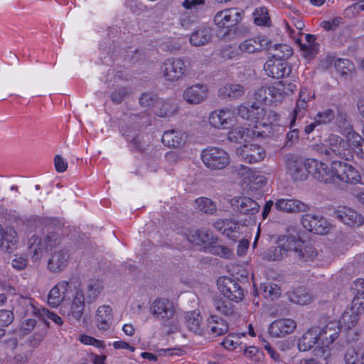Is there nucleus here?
I'll use <instances>...</instances> for the list:
<instances>
[{
  "mask_svg": "<svg viewBox=\"0 0 364 364\" xmlns=\"http://www.w3.org/2000/svg\"><path fill=\"white\" fill-rule=\"evenodd\" d=\"M340 332L338 323L336 321H330L322 327L309 329L299 341V350L306 351L313 348L314 355L326 360L329 355L333 342L337 339Z\"/></svg>",
  "mask_w": 364,
  "mask_h": 364,
  "instance_id": "nucleus-1",
  "label": "nucleus"
},
{
  "mask_svg": "<svg viewBox=\"0 0 364 364\" xmlns=\"http://www.w3.org/2000/svg\"><path fill=\"white\" fill-rule=\"evenodd\" d=\"M103 288L102 281L99 279H92L87 287V298L89 302H93L98 297Z\"/></svg>",
  "mask_w": 364,
  "mask_h": 364,
  "instance_id": "nucleus-45",
  "label": "nucleus"
},
{
  "mask_svg": "<svg viewBox=\"0 0 364 364\" xmlns=\"http://www.w3.org/2000/svg\"><path fill=\"white\" fill-rule=\"evenodd\" d=\"M79 340L82 343H83L85 345L92 346L97 348H102V349L105 348V344L104 341L97 340V339L95 338L94 337H92V336H90L87 335L80 336Z\"/></svg>",
  "mask_w": 364,
  "mask_h": 364,
  "instance_id": "nucleus-56",
  "label": "nucleus"
},
{
  "mask_svg": "<svg viewBox=\"0 0 364 364\" xmlns=\"http://www.w3.org/2000/svg\"><path fill=\"white\" fill-rule=\"evenodd\" d=\"M335 125L338 132L343 134H348L350 132H355L350 121L348 119L347 114L344 112L336 109V115L335 118Z\"/></svg>",
  "mask_w": 364,
  "mask_h": 364,
  "instance_id": "nucleus-39",
  "label": "nucleus"
},
{
  "mask_svg": "<svg viewBox=\"0 0 364 364\" xmlns=\"http://www.w3.org/2000/svg\"><path fill=\"white\" fill-rule=\"evenodd\" d=\"M268 40L264 36H257L246 39L238 46L239 50L242 53H258L268 48Z\"/></svg>",
  "mask_w": 364,
  "mask_h": 364,
  "instance_id": "nucleus-24",
  "label": "nucleus"
},
{
  "mask_svg": "<svg viewBox=\"0 0 364 364\" xmlns=\"http://www.w3.org/2000/svg\"><path fill=\"white\" fill-rule=\"evenodd\" d=\"M359 314L354 311L351 308L346 310L341 316L338 323L339 328L349 330L355 326L358 321Z\"/></svg>",
  "mask_w": 364,
  "mask_h": 364,
  "instance_id": "nucleus-38",
  "label": "nucleus"
},
{
  "mask_svg": "<svg viewBox=\"0 0 364 364\" xmlns=\"http://www.w3.org/2000/svg\"><path fill=\"white\" fill-rule=\"evenodd\" d=\"M296 323L291 318H281L273 321L269 327V334L275 338L284 337L294 331Z\"/></svg>",
  "mask_w": 364,
  "mask_h": 364,
  "instance_id": "nucleus-21",
  "label": "nucleus"
},
{
  "mask_svg": "<svg viewBox=\"0 0 364 364\" xmlns=\"http://www.w3.org/2000/svg\"><path fill=\"white\" fill-rule=\"evenodd\" d=\"M28 260L24 255H16L15 258L11 261L12 267L17 270H22L26 267Z\"/></svg>",
  "mask_w": 364,
  "mask_h": 364,
  "instance_id": "nucleus-64",
  "label": "nucleus"
},
{
  "mask_svg": "<svg viewBox=\"0 0 364 364\" xmlns=\"http://www.w3.org/2000/svg\"><path fill=\"white\" fill-rule=\"evenodd\" d=\"M259 289L264 297L269 298L272 300L278 298L281 294L279 287L271 282L261 284Z\"/></svg>",
  "mask_w": 364,
  "mask_h": 364,
  "instance_id": "nucleus-48",
  "label": "nucleus"
},
{
  "mask_svg": "<svg viewBox=\"0 0 364 364\" xmlns=\"http://www.w3.org/2000/svg\"><path fill=\"white\" fill-rule=\"evenodd\" d=\"M208 91V87L206 85L196 83L184 90L183 97L190 105H198L206 100Z\"/></svg>",
  "mask_w": 364,
  "mask_h": 364,
  "instance_id": "nucleus-19",
  "label": "nucleus"
},
{
  "mask_svg": "<svg viewBox=\"0 0 364 364\" xmlns=\"http://www.w3.org/2000/svg\"><path fill=\"white\" fill-rule=\"evenodd\" d=\"M296 89V85L287 80L275 82L268 87L269 95L275 102H281L284 96L293 93Z\"/></svg>",
  "mask_w": 364,
  "mask_h": 364,
  "instance_id": "nucleus-25",
  "label": "nucleus"
},
{
  "mask_svg": "<svg viewBox=\"0 0 364 364\" xmlns=\"http://www.w3.org/2000/svg\"><path fill=\"white\" fill-rule=\"evenodd\" d=\"M334 68L341 75H347L352 72L353 65L347 59L338 58L334 62Z\"/></svg>",
  "mask_w": 364,
  "mask_h": 364,
  "instance_id": "nucleus-50",
  "label": "nucleus"
},
{
  "mask_svg": "<svg viewBox=\"0 0 364 364\" xmlns=\"http://www.w3.org/2000/svg\"><path fill=\"white\" fill-rule=\"evenodd\" d=\"M40 318L43 320L48 318L58 325H62L63 323V319L56 314L50 311L49 310L42 308L40 312Z\"/></svg>",
  "mask_w": 364,
  "mask_h": 364,
  "instance_id": "nucleus-59",
  "label": "nucleus"
},
{
  "mask_svg": "<svg viewBox=\"0 0 364 364\" xmlns=\"http://www.w3.org/2000/svg\"><path fill=\"white\" fill-rule=\"evenodd\" d=\"M237 112L242 119L255 124V129L264 130L267 134L269 132V126L279 119V115L276 112L269 110L267 112L264 107L256 104L252 105L250 107L240 105Z\"/></svg>",
  "mask_w": 364,
  "mask_h": 364,
  "instance_id": "nucleus-6",
  "label": "nucleus"
},
{
  "mask_svg": "<svg viewBox=\"0 0 364 364\" xmlns=\"http://www.w3.org/2000/svg\"><path fill=\"white\" fill-rule=\"evenodd\" d=\"M241 19L242 13L232 8L218 11L214 17V22L219 28H229L236 26Z\"/></svg>",
  "mask_w": 364,
  "mask_h": 364,
  "instance_id": "nucleus-18",
  "label": "nucleus"
},
{
  "mask_svg": "<svg viewBox=\"0 0 364 364\" xmlns=\"http://www.w3.org/2000/svg\"><path fill=\"white\" fill-rule=\"evenodd\" d=\"M264 70L267 75L273 78H280L288 75L290 68L286 61L270 58L264 65Z\"/></svg>",
  "mask_w": 364,
  "mask_h": 364,
  "instance_id": "nucleus-26",
  "label": "nucleus"
},
{
  "mask_svg": "<svg viewBox=\"0 0 364 364\" xmlns=\"http://www.w3.org/2000/svg\"><path fill=\"white\" fill-rule=\"evenodd\" d=\"M267 49L269 50L272 58L282 61H285L293 53L291 48L286 44H277L273 48L268 46Z\"/></svg>",
  "mask_w": 364,
  "mask_h": 364,
  "instance_id": "nucleus-41",
  "label": "nucleus"
},
{
  "mask_svg": "<svg viewBox=\"0 0 364 364\" xmlns=\"http://www.w3.org/2000/svg\"><path fill=\"white\" fill-rule=\"evenodd\" d=\"M243 181L245 183H253L262 186L266 183V178L261 175L254 173L250 168L241 166Z\"/></svg>",
  "mask_w": 364,
  "mask_h": 364,
  "instance_id": "nucleus-44",
  "label": "nucleus"
},
{
  "mask_svg": "<svg viewBox=\"0 0 364 364\" xmlns=\"http://www.w3.org/2000/svg\"><path fill=\"white\" fill-rule=\"evenodd\" d=\"M245 90V87L241 84L229 82L219 89L218 95L222 99L235 100L242 97Z\"/></svg>",
  "mask_w": 364,
  "mask_h": 364,
  "instance_id": "nucleus-32",
  "label": "nucleus"
},
{
  "mask_svg": "<svg viewBox=\"0 0 364 364\" xmlns=\"http://www.w3.org/2000/svg\"><path fill=\"white\" fill-rule=\"evenodd\" d=\"M159 100L153 93H144L139 98V103L144 107H153L154 111L156 103Z\"/></svg>",
  "mask_w": 364,
  "mask_h": 364,
  "instance_id": "nucleus-55",
  "label": "nucleus"
},
{
  "mask_svg": "<svg viewBox=\"0 0 364 364\" xmlns=\"http://www.w3.org/2000/svg\"><path fill=\"white\" fill-rule=\"evenodd\" d=\"M79 287L75 282L61 281L55 285L48 296V303L52 307H58L63 301L70 300Z\"/></svg>",
  "mask_w": 364,
  "mask_h": 364,
  "instance_id": "nucleus-11",
  "label": "nucleus"
},
{
  "mask_svg": "<svg viewBox=\"0 0 364 364\" xmlns=\"http://www.w3.org/2000/svg\"><path fill=\"white\" fill-rule=\"evenodd\" d=\"M196 208L203 213L213 214L216 211V205L210 198L200 197L195 201Z\"/></svg>",
  "mask_w": 364,
  "mask_h": 364,
  "instance_id": "nucleus-46",
  "label": "nucleus"
},
{
  "mask_svg": "<svg viewBox=\"0 0 364 364\" xmlns=\"http://www.w3.org/2000/svg\"><path fill=\"white\" fill-rule=\"evenodd\" d=\"M14 318V314L11 311L6 309L0 310V326L2 327L10 325Z\"/></svg>",
  "mask_w": 364,
  "mask_h": 364,
  "instance_id": "nucleus-62",
  "label": "nucleus"
},
{
  "mask_svg": "<svg viewBox=\"0 0 364 364\" xmlns=\"http://www.w3.org/2000/svg\"><path fill=\"white\" fill-rule=\"evenodd\" d=\"M315 150L321 154L335 155L346 161L350 160L355 154L364 160L363 139L356 132H350L346 139L335 134H331L324 143L316 144Z\"/></svg>",
  "mask_w": 364,
  "mask_h": 364,
  "instance_id": "nucleus-2",
  "label": "nucleus"
},
{
  "mask_svg": "<svg viewBox=\"0 0 364 364\" xmlns=\"http://www.w3.org/2000/svg\"><path fill=\"white\" fill-rule=\"evenodd\" d=\"M301 224L306 230L318 235H325L329 230V225L326 220L313 214L304 215Z\"/></svg>",
  "mask_w": 364,
  "mask_h": 364,
  "instance_id": "nucleus-20",
  "label": "nucleus"
},
{
  "mask_svg": "<svg viewBox=\"0 0 364 364\" xmlns=\"http://www.w3.org/2000/svg\"><path fill=\"white\" fill-rule=\"evenodd\" d=\"M220 291L229 300L239 302L244 296L243 290L238 283L228 277H221L218 280Z\"/></svg>",
  "mask_w": 364,
  "mask_h": 364,
  "instance_id": "nucleus-15",
  "label": "nucleus"
},
{
  "mask_svg": "<svg viewBox=\"0 0 364 364\" xmlns=\"http://www.w3.org/2000/svg\"><path fill=\"white\" fill-rule=\"evenodd\" d=\"M208 323L211 333L215 336L223 335L228 330L227 323L217 316H210Z\"/></svg>",
  "mask_w": 364,
  "mask_h": 364,
  "instance_id": "nucleus-43",
  "label": "nucleus"
},
{
  "mask_svg": "<svg viewBox=\"0 0 364 364\" xmlns=\"http://www.w3.org/2000/svg\"><path fill=\"white\" fill-rule=\"evenodd\" d=\"M18 243L17 232L11 227L3 228L0 225V249L5 252H12Z\"/></svg>",
  "mask_w": 364,
  "mask_h": 364,
  "instance_id": "nucleus-28",
  "label": "nucleus"
},
{
  "mask_svg": "<svg viewBox=\"0 0 364 364\" xmlns=\"http://www.w3.org/2000/svg\"><path fill=\"white\" fill-rule=\"evenodd\" d=\"M305 39L306 43H300L301 50L304 51L306 57L312 58L317 52L316 46L314 44L316 38L313 35L306 34Z\"/></svg>",
  "mask_w": 364,
  "mask_h": 364,
  "instance_id": "nucleus-49",
  "label": "nucleus"
},
{
  "mask_svg": "<svg viewBox=\"0 0 364 364\" xmlns=\"http://www.w3.org/2000/svg\"><path fill=\"white\" fill-rule=\"evenodd\" d=\"M241 344L242 343L240 341V338L238 336V335L233 334H230L226 336L222 342V345L225 349L228 350H233Z\"/></svg>",
  "mask_w": 364,
  "mask_h": 364,
  "instance_id": "nucleus-54",
  "label": "nucleus"
},
{
  "mask_svg": "<svg viewBox=\"0 0 364 364\" xmlns=\"http://www.w3.org/2000/svg\"><path fill=\"white\" fill-rule=\"evenodd\" d=\"M289 299L292 303L306 305L311 302L312 296L305 288L299 287L289 293Z\"/></svg>",
  "mask_w": 364,
  "mask_h": 364,
  "instance_id": "nucleus-40",
  "label": "nucleus"
},
{
  "mask_svg": "<svg viewBox=\"0 0 364 364\" xmlns=\"http://www.w3.org/2000/svg\"><path fill=\"white\" fill-rule=\"evenodd\" d=\"M215 307L218 312L225 315H230L233 311L230 303L223 299H216L215 301Z\"/></svg>",
  "mask_w": 364,
  "mask_h": 364,
  "instance_id": "nucleus-57",
  "label": "nucleus"
},
{
  "mask_svg": "<svg viewBox=\"0 0 364 364\" xmlns=\"http://www.w3.org/2000/svg\"><path fill=\"white\" fill-rule=\"evenodd\" d=\"M176 306L174 302L166 298H158L150 306V313L163 326L167 328L168 334L180 330V324L174 319Z\"/></svg>",
  "mask_w": 364,
  "mask_h": 364,
  "instance_id": "nucleus-5",
  "label": "nucleus"
},
{
  "mask_svg": "<svg viewBox=\"0 0 364 364\" xmlns=\"http://www.w3.org/2000/svg\"><path fill=\"white\" fill-rule=\"evenodd\" d=\"M21 304L25 307V315H34L40 317L41 309H39L31 298L22 299Z\"/></svg>",
  "mask_w": 364,
  "mask_h": 364,
  "instance_id": "nucleus-52",
  "label": "nucleus"
},
{
  "mask_svg": "<svg viewBox=\"0 0 364 364\" xmlns=\"http://www.w3.org/2000/svg\"><path fill=\"white\" fill-rule=\"evenodd\" d=\"M254 21L258 26H267L269 22L267 9L264 7H259L255 9L253 13Z\"/></svg>",
  "mask_w": 364,
  "mask_h": 364,
  "instance_id": "nucleus-51",
  "label": "nucleus"
},
{
  "mask_svg": "<svg viewBox=\"0 0 364 364\" xmlns=\"http://www.w3.org/2000/svg\"><path fill=\"white\" fill-rule=\"evenodd\" d=\"M187 240L198 245L212 244L213 237L205 230H193L187 234Z\"/></svg>",
  "mask_w": 364,
  "mask_h": 364,
  "instance_id": "nucleus-37",
  "label": "nucleus"
},
{
  "mask_svg": "<svg viewBox=\"0 0 364 364\" xmlns=\"http://www.w3.org/2000/svg\"><path fill=\"white\" fill-rule=\"evenodd\" d=\"M361 11H364V0H355V3L345 9L343 14L346 17L351 18L356 16Z\"/></svg>",
  "mask_w": 364,
  "mask_h": 364,
  "instance_id": "nucleus-53",
  "label": "nucleus"
},
{
  "mask_svg": "<svg viewBox=\"0 0 364 364\" xmlns=\"http://www.w3.org/2000/svg\"><path fill=\"white\" fill-rule=\"evenodd\" d=\"M230 205L245 215H254L259 212V205L254 200L246 196H236L230 201Z\"/></svg>",
  "mask_w": 364,
  "mask_h": 364,
  "instance_id": "nucleus-23",
  "label": "nucleus"
},
{
  "mask_svg": "<svg viewBox=\"0 0 364 364\" xmlns=\"http://www.w3.org/2000/svg\"><path fill=\"white\" fill-rule=\"evenodd\" d=\"M210 252L220 257L229 258L232 255L231 250L225 246L215 245L210 248Z\"/></svg>",
  "mask_w": 364,
  "mask_h": 364,
  "instance_id": "nucleus-63",
  "label": "nucleus"
},
{
  "mask_svg": "<svg viewBox=\"0 0 364 364\" xmlns=\"http://www.w3.org/2000/svg\"><path fill=\"white\" fill-rule=\"evenodd\" d=\"M112 309L109 305L100 306L95 314V321L97 329L100 331H108L112 324Z\"/></svg>",
  "mask_w": 364,
  "mask_h": 364,
  "instance_id": "nucleus-27",
  "label": "nucleus"
},
{
  "mask_svg": "<svg viewBox=\"0 0 364 364\" xmlns=\"http://www.w3.org/2000/svg\"><path fill=\"white\" fill-rule=\"evenodd\" d=\"M294 240V236H279L277 240V245L267 251L264 255L265 258L272 261L283 259L287 255L289 252H292Z\"/></svg>",
  "mask_w": 364,
  "mask_h": 364,
  "instance_id": "nucleus-14",
  "label": "nucleus"
},
{
  "mask_svg": "<svg viewBox=\"0 0 364 364\" xmlns=\"http://www.w3.org/2000/svg\"><path fill=\"white\" fill-rule=\"evenodd\" d=\"M164 77L170 82H176L186 75L185 62L181 58L166 59L161 67Z\"/></svg>",
  "mask_w": 364,
  "mask_h": 364,
  "instance_id": "nucleus-12",
  "label": "nucleus"
},
{
  "mask_svg": "<svg viewBox=\"0 0 364 364\" xmlns=\"http://www.w3.org/2000/svg\"><path fill=\"white\" fill-rule=\"evenodd\" d=\"M238 107L236 108H223L215 110L208 116L209 124L217 129H228L238 124V117L241 115L237 112Z\"/></svg>",
  "mask_w": 364,
  "mask_h": 364,
  "instance_id": "nucleus-8",
  "label": "nucleus"
},
{
  "mask_svg": "<svg viewBox=\"0 0 364 364\" xmlns=\"http://www.w3.org/2000/svg\"><path fill=\"white\" fill-rule=\"evenodd\" d=\"M277 210L286 213L304 212L308 205L304 202L295 198H280L276 200Z\"/></svg>",
  "mask_w": 364,
  "mask_h": 364,
  "instance_id": "nucleus-31",
  "label": "nucleus"
},
{
  "mask_svg": "<svg viewBox=\"0 0 364 364\" xmlns=\"http://www.w3.org/2000/svg\"><path fill=\"white\" fill-rule=\"evenodd\" d=\"M201 159L206 167L213 170H221L230 164L228 153L218 147L211 146L202 151Z\"/></svg>",
  "mask_w": 364,
  "mask_h": 364,
  "instance_id": "nucleus-9",
  "label": "nucleus"
},
{
  "mask_svg": "<svg viewBox=\"0 0 364 364\" xmlns=\"http://www.w3.org/2000/svg\"><path fill=\"white\" fill-rule=\"evenodd\" d=\"M185 323L189 331L196 334L203 333L202 316L198 311H188L184 315Z\"/></svg>",
  "mask_w": 364,
  "mask_h": 364,
  "instance_id": "nucleus-35",
  "label": "nucleus"
},
{
  "mask_svg": "<svg viewBox=\"0 0 364 364\" xmlns=\"http://www.w3.org/2000/svg\"><path fill=\"white\" fill-rule=\"evenodd\" d=\"M176 110V105L170 100H159L155 105L154 113L161 117H168Z\"/></svg>",
  "mask_w": 364,
  "mask_h": 364,
  "instance_id": "nucleus-42",
  "label": "nucleus"
},
{
  "mask_svg": "<svg viewBox=\"0 0 364 364\" xmlns=\"http://www.w3.org/2000/svg\"><path fill=\"white\" fill-rule=\"evenodd\" d=\"M321 182L334 183L338 181L352 185L362 183L360 172L351 164L342 161H333L330 167L323 163Z\"/></svg>",
  "mask_w": 364,
  "mask_h": 364,
  "instance_id": "nucleus-4",
  "label": "nucleus"
},
{
  "mask_svg": "<svg viewBox=\"0 0 364 364\" xmlns=\"http://www.w3.org/2000/svg\"><path fill=\"white\" fill-rule=\"evenodd\" d=\"M336 108H326L319 111L315 116L316 123L321 125L333 122L336 118Z\"/></svg>",
  "mask_w": 364,
  "mask_h": 364,
  "instance_id": "nucleus-47",
  "label": "nucleus"
},
{
  "mask_svg": "<svg viewBox=\"0 0 364 364\" xmlns=\"http://www.w3.org/2000/svg\"><path fill=\"white\" fill-rule=\"evenodd\" d=\"M211 29L207 26H201L196 30L190 36V43L193 46H202L211 39Z\"/></svg>",
  "mask_w": 364,
  "mask_h": 364,
  "instance_id": "nucleus-36",
  "label": "nucleus"
},
{
  "mask_svg": "<svg viewBox=\"0 0 364 364\" xmlns=\"http://www.w3.org/2000/svg\"><path fill=\"white\" fill-rule=\"evenodd\" d=\"M294 257L301 264H309L315 261L318 257L316 249L311 245L305 242L294 237L293 250Z\"/></svg>",
  "mask_w": 364,
  "mask_h": 364,
  "instance_id": "nucleus-13",
  "label": "nucleus"
},
{
  "mask_svg": "<svg viewBox=\"0 0 364 364\" xmlns=\"http://www.w3.org/2000/svg\"><path fill=\"white\" fill-rule=\"evenodd\" d=\"M237 156L243 161L249 164L262 161L266 153L263 147L256 144H244L236 150Z\"/></svg>",
  "mask_w": 364,
  "mask_h": 364,
  "instance_id": "nucleus-16",
  "label": "nucleus"
},
{
  "mask_svg": "<svg viewBox=\"0 0 364 364\" xmlns=\"http://www.w3.org/2000/svg\"><path fill=\"white\" fill-rule=\"evenodd\" d=\"M313 97L314 95H312L311 92L306 87H303L300 90L299 98L294 109L293 117L290 122L291 129L295 126L296 118H301L304 115L306 109L308 106V102L313 99Z\"/></svg>",
  "mask_w": 364,
  "mask_h": 364,
  "instance_id": "nucleus-29",
  "label": "nucleus"
},
{
  "mask_svg": "<svg viewBox=\"0 0 364 364\" xmlns=\"http://www.w3.org/2000/svg\"><path fill=\"white\" fill-rule=\"evenodd\" d=\"M187 134L181 130L171 129L166 131L162 136V143L168 147H178L186 140Z\"/></svg>",
  "mask_w": 364,
  "mask_h": 364,
  "instance_id": "nucleus-34",
  "label": "nucleus"
},
{
  "mask_svg": "<svg viewBox=\"0 0 364 364\" xmlns=\"http://www.w3.org/2000/svg\"><path fill=\"white\" fill-rule=\"evenodd\" d=\"M350 308L358 314L364 313V294H356Z\"/></svg>",
  "mask_w": 364,
  "mask_h": 364,
  "instance_id": "nucleus-60",
  "label": "nucleus"
},
{
  "mask_svg": "<svg viewBox=\"0 0 364 364\" xmlns=\"http://www.w3.org/2000/svg\"><path fill=\"white\" fill-rule=\"evenodd\" d=\"M62 231L60 225L55 230L49 228L47 235L43 240L33 235L28 240L30 252L34 262L40 261L45 255L48 248L58 245L61 238Z\"/></svg>",
  "mask_w": 364,
  "mask_h": 364,
  "instance_id": "nucleus-7",
  "label": "nucleus"
},
{
  "mask_svg": "<svg viewBox=\"0 0 364 364\" xmlns=\"http://www.w3.org/2000/svg\"><path fill=\"white\" fill-rule=\"evenodd\" d=\"M68 262V253L63 250H55L48 262V269L52 272H59L65 268Z\"/></svg>",
  "mask_w": 364,
  "mask_h": 364,
  "instance_id": "nucleus-33",
  "label": "nucleus"
},
{
  "mask_svg": "<svg viewBox=\"0 0 364 364\" xmlns=\"http://www.w3.org/2000/svg\"><path fill=\"white\" fill-rule=\"evenodd\" d=\"M205 4V0H184L181 6L187 11H197Z\"/></svg>",
  "mask_w": 364,
  "mask_h": 364,
  "instance_id": "nucleus-58",
  "label": "nucleus"
},
{
  "mask_svg": "<svg viewBox=\"0 0 364 364\" xmlns=\"http://www.w3.org/2000/svg\"><path fill=\"white\" fill-rule=\"evenodd\" d=\"M251 130L247 127H242L234 126L231 127L228 134V139L230 141L241 142L250 139H256L259 137H265L267 133L264 130H258L255 128V124H252Z\"/></svg>",
  "mask_w": 364,
  "mask_h": 364,
  "instance_id": "nucleus-17",
  "label": "nucleus"
},
{
  "mask_svg": "<svg viewBox=\"0 0 364 364\" xmlns=\"http://www.w3.org/2000/svg\"><path fill=\"white\" fill-rule=\"evenodd\" d=\"M337 218L349 226H359L363 223V216L355 210L343 206L339 207L336 212Z\"/></svg>",
  "mask_w": 364,
  "mask_h": 364,
  "instance_id": "nucleus-30",
  "label": "nucleus"
},
{
  "mask_svg": "<svg viewBox=\"0 0 364 364\" xmlns=\"http://www.w3.org/2000/svg\"><path fill=\"white\" fill-rule=\"evenodd\" d=\"M72 301L60 307L61 314L66 317L70 323L80 321L85 310V296L79 288L71 296Z\"/></svg>",
  "mask_w": 364,
  "mask_h": 364,
  "instance_id": "nucleus-10",
  "label": "nucleus"
},
{
  "mask_svg": "<svg viewBox=\"0 0 364 364\" xmlns=\"http://www.w3.org/2000/svg\"><path fill=\"white\" fill-rule=\"evenodd\" d=\"M178 21L183 28L188 29L192 26L193 23V16L190 11L186 10V11L180 13Z\"/></svg>",
  "mask_w": 364,
  "mask_h": 364,
  "instance_id": "nucleus-61",
  "label": "nucleus"
},
{
  "mask_svg": "<svg viewBox=\"0 0 364 364\" xmlns=\"http://www.w3.org/2000/svg\"><path fill=\"white\" fill-rule=\"evenodd\" d=\"M215 228L223 235L232 240H236L241 235L244 226L232 220H218L214 223Z\"/></svg>",
  "mask_w": 364,
  "mask_h": 364,
  "instance_id": "nucleus-22",
  "label": "nucleus"
},
{
  "mask_svg": "<svg viewBox=\"0 0 364 364\" xmlns=\"http://www.w3.org/2000/svg\"><path fill=\"white\" fill-rule=\"evenodd\" d=\"M285 171L287 176L294 181H302L311 174L321 182L323 162L315 159H303L301 156L289 154L285 158Z\"/></svg>",
  "mask_w": 364,
  "mask_h": 364,
  "instance_id": "nucleus-3",
  "label": "nucleus"
}]
</instances>
